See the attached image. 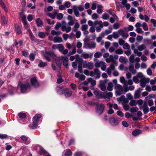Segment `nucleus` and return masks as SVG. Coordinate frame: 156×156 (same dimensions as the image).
<instances>
[{
	"label": "nucleus",
	"instance_id": "f257e3e1",
	"mask_svg": "<svg viewBox=\"0 0 156 156\" xmlns=\"http://www.w3.org/2000/svg\"><path fill=\"white\" fill-rule=\"evenodd\" d=\"M85 41L83 47L86 48L91 49L94 48L96 47V44L95 42H87L86 41H88V39L86 36L85 37Z\"/></svg>",
	"mask_w": 156,
	"mask_h": 156
},
{
	"label": "nucleus",
	"instance_id": "f03ea898",
	"mask_svg": "<svg viewBox=\"0 0 156 156\" xmlns=\"http://www.w3.org/2000/svg\"><path fill=\"white\" fill-rule=\"evenodd\" d=\"M84 9L83 6L80 5L77 6L76 5H74L73 7V9L74 14L76 17H79L80 16V13L79 11H82L84 10Z\"/></svg>",
	"mask_w": 156,
	"mask_h": 156
},
{
	"label": "nucleus",
	"instance_id": "7ed1b4c3",
	"mask_svg": "<svg viewBox=\"0 0 156 156\" xmlns=\"http://www.w3.org/2000/svg\"><path fill=\"white\" fill-rule=\"evenodd\" d=\"M105 108V105L102 103H98L96 105V111L97 114L101 115L103 112Z\"/></svg>",
	"mask_w": 156,
	"mask_h": 156
},
{
	"label": "nucleus",
	"instance_id": "20e7f679",
	"mask_svg": "<svg viewBox=\"0 0 156 156\" xmlns=\"http://www.w3.org/2000/svg\"><path fill=\"white\" fill-rule=\"evenodd\" d=\"M41 116L40 115L37 114L33 118L32 129L36 128L37 126V124L38 123L40 119Z\"/></svg>",
	"mask_w": 156,
	"mask_h": 156
},
{
	"label": "nucleus",
	"instance_id": "39448f33",
	"mask_svg": "<svg viewBox=\"0 0 156 156\" xmlns=\"http://www.w3.org/2000/svg\"><path fill=\"white\" fill-rule=\"evenodd\" d=\"M45 59L48 61H51V58H54L56 57V55L52 51H46L44 54Z\"/></svg>",
	"mask_w": 156,
	"mask_h": 156
},
{
	"label": "nucleus",
	"instance_id": "423d86ee",
	"mask_svg": "<svg viewBox=\"0 0 156 156\" xmlns=\"http://www.w3.org/2000/svg\"><path fill=\"white\" fill-rule=\"evenodd\" d=\"M115 88L116 89L115 95L116 96H120L123 93L124 88L123 86L120 84H116L115 86Z\"/></svg>",
	"mask_w": 156,
	"mask_h": 156
},
{
	"label": "nucleus",
	"instance_id": "0eeeda50",
	"mask_svg": "<svg viewBox=\"0 0 156 156\" xmlns=\"http://www.w3.org/2000/svg\"><path fill=\"white\" fill-rule=\"evenodd\" d=\"M117 64L116 62H113L110 65L109 67L107 68L106 71L109 75H111L112 71L115 70V66H117Z\"/></svg>",
	"mask_w": 156,
	"mask_h": 156
},
{
	"label": "nucleus",
	"instance_id": "6e6552de",
	"mask_svg": "<svg viewBox=\"0 0 156 156\" xmlns=\"http://www.w3.org/2000/svg\"><path fill=\"white\" fill-rule=\"evenodd\" d=\"M140 110L142 109L144 114H147L149 111V108L147 106V103L146 101L144 102L142 106H140Z\"/></svg>",
	"mask_w": 156,
	"mask_h": 156
},
{
	"label": "nucleus",
	"instance_id": "1a4fd4ad",
	"mask_svg": "<svg viewBox=\"0 0 156 156\" xmlns=\"http://www.w3.org/2000/svg\"><path fill=\"white\" fill-rule=\"evenodd\" d=\"M133 83L132 80L129 79L128 80H126L125 85H123L124 90L125 92H126L129 91L128 87V85H132Z\"/></svg>",
	"mask_w": 156,
	"mask_h": 156
},
{
	"label": "nucleus",
	"instance_id": "9d476101",
	"mask_svg": "<svg viewBox=\"0 0 156 156\" xmlns=\"http://www.w3.org/2000/svg\"><path fill=\"white\" fill-rule=\"evenodd\" d=\"M30 87L31 86L29 83L22 84L20 86L21 92L23 93L25 92L27 90L30 88Z\"/></svg>",
	"mask_w": 156,
	"mask_h": 156
},
{
	"label": "nucleus",
	"instance_id": "9b49d317",
	"mask_svg": "<svg viewBox=\"0 0 156 156\" xmlns=\"http://www.w3.org/2000/svg\"><path fill=\"white\" fill-rule=\"evenodd\" d=\"M110 123L112 125H116L119 123V121L117 119L114 117H111L109 119Z\"/></svg>",
	"mask_w": 156,
	"mask_h": 156
},
{
	"label": "nucleus",
	"instance_id": "f8f14e48",
	"mask_svg": "<svg viewBox=\"0 0 156 156\" xmlns=\"http://www.w3.org/2000/svg\"><path fill=\"white\" fill-rule=\"evenodd\" d=\"M30 82L31 85L35 87H37L39 86V83L36 79L33 77L30 79Z\"/></svg>",
	"mask_w": 156,
	"mask_h": 156
},
{
	"label": "nucleus",
	"instance_id": "ddd939ff",
	"mask_svg": "<svg viewBox=\"0 0 156 156\" xmlns=\"http://www.w3.org/2000/svg\"><path fill=\"white\" fill-rule=\"evenodd\" d=\"M23 142L25 144H28L30 142V139L24 135H22L20 137Z\"/></svg>",
	"mask_w": 156,
	"mask_h": 156
},
{
	"label": "nucleus",
	"instance_id": "4468645a",
	"mask_svg": "<svg viewBox=\"0 0 156 156\" xmlns=\"http://www.w3.org/2000/svg\"><path fill=\"white\" fill-rule=\"evenodd\" d=\"M62 60L63 61V66L67 69L68 68V58L66 57L62 56Z\"/></svg>",
	"mask_w": 156,
	"mask_h": 156
},
{
	"label": "nucleus",
	"instance_id": "2eb2a0df",
	"mask_svg": "<svg viewBox=\"0 0 156 156\" xmlns=\"http://www.w3.org/2000/svg\"><path fill=\"white\" fill-rule=\"evenodd\" d=\"M118 32L119 34L121 35L124 39H126L129 36L128 34L126 33L125 31L122 30H118Z\"/></svg>",
	"mask_w": 156,
	"mask_h": 156
},
{
	"label": "nucleus",
	"instance_id": "dca6fc26",
	"mask_svg": "<svg viewBox=\"0 0 156 156\" xmlns=\"http://www.w3.org/2000/svg\"><path fill=\"white\" fill-rule=\"evenodd\" d=\"M64 94L66 97L68 98L70 97L71 95L72 92L70 89H65Z\"/></svg>",
	"mask_w": 156,
	"mask_h": 156
},
{
	"label": "nucleus",
	"instance_id": "f3484780",
	"mask_svg": "<svg viewBox=\"0 0 156 156\" xmlns=\"http://www.w3.org/2000/svg\"><path fill=\"white\" fill-rule=\"evenodd\" d=\"M94 73L95 75V79H98L101 76V72L97 69H94Z\"/></svg>",
	"mask_w": 156,
	"mask_h": 156
},
{
	"label": "nucleus",
	"instance_id": "a211bd4d",
	"mask_svg": "<svg viewBox=\"0 0 156 156\" xmlns=\"http://www.w3.org/2000/svg\"><path fill=\"white\" fill-rule=\"evenodd\" d=\"M36 150H39V154H45L46 151L41 147L39 145H37V146Z\"/></svg>",
	"mask_w": 156,
	"mask_h": 156
},
{
	"label": "nucleus",
	"instance_id": "6ab92c4d",
	"mask_svg": "<svg viewBox=\"0 0 156 156\" xmlns=\"http://www.w3.org/2000/svg\"><path fill=\"white\" fill-rule=\"evenodd\" d=\"M93 55L92 53H90V54L86 53L85 52H83L81 55V56L85 59H87L89 58H91Z\"/></svg>",
	"mask_w": 156,
	"mask_h": 156
},
{
	"label": "nucleus",
	"instance_id": "aec40b11",
	"mask_svg": "<svg viewBox=\"0 0 156 156\" xmlns=\"http://www.w3.org/2000/svg\"><path fill=\"white\" fill-rule=\"evenodd\" d=\"M71 27L70 26H69L68 27H66V26L63 25L61 27L62 30L63 31H66V33H69L71 30Z\"/></svg>",
	"mask_w": 156,
	"mask_h": 156
},
{
	"label": "nucleus",
	"instance_id": "412c9836",
	"mask_svg": "<svg viewBox=\"0 0 156 156\" xmlns=\"http://www.w3.org/2000/svg\"><path fill=\"white\" fill-rule=\"evenodd\" d=\"M129 70L132 74H134L136 73V70L134 69L133 65L132 64H130L129 66Z\"/></svg>",
	"mask_w": 156,
	"mask_h": 156
},
{
	"label": "nucleus",
	"instance_id": "4be33fe9",
	"mask_svg": "<svg viewBox=\"0 0 156 156\" xmlns=\"http://www.w3.org/2000/svg\"><path fill=\"white\" fill-rule=\"evenodd\" d=\"M62 57H57L55 58V62L58 66L59 67L61 66L62 64Z\"/></svg>",
	"mask_w": 156,
	"mask_h": 156
},
{
	"label": "nucleus",
	"instance_id": "5701e85b",
	"mask_svg": "<svg viewBox=\"0 0 156 156\" xmlns=\"http://www.w3.org/2000/svg\"><path fill=\"white\" fill-rule=\"evenodd\" d=\"M53 41L54 43H61L62 41V39L61 37H54Z\"/></svg>",
	"mask_w": 156,
	"mask_h": 156
},
{
	"label": "nucleus",
	"instance_id": "b1692460",
	"mask_svg": "<svg viewBox=\"0 0 156 156\" xmlns=\"http://www.w3.org/2000/svg\"><path fill=\"white\" fill-rule=\"evenodd\" d=\"M19 14L23 23L27 21L26 16L24 15L23 12H20Z\"/></svg>",
	"mask_w": 156,
	"mask_h": 156
},
{
	"label": "nucleus",
	"instance_id": "393cba45",
	"mask_svg": "<svg viewBox=\"0 0 156 156\" xmlns=\"http://www.w3.org/2000/svg\"><path fill=\"white\" fill-rule=\"evenodd\" d=\"M76 21L74 23V25L73 28V31L76 32L78 30V28H79L80 25L77 22V20H76Z\"/></svg>",
	"mask_w": 156,
	"mask_h": 156
},
{
	"label": "nucleus",
	"instance_id": "a878e982",
	"mask_svg": "<svg viewBox=\"0 0 156 156\" xmlns=\"http://www.w3.org/2000/svg\"><path fill=\"white\" fill-rule=\"evenodd\" d=\"M103 94L105 98H107L108 99L112 97L113 96V94L112 92H105Z\"/></svg>",
	"mask_w": 156,
	"mask_h": 156
},
{
	"label": "nucleus",
	"instance_id": "bb28decb",
	"mask_svg": "<svg viewBox=\"0 0 156 156\" xmlns=\"http://www.w3.org/2000/svg\"><path fill=\"white\" fill-rule=\"evenodd\" d=\"M15 28L16 33L18 34H20L21 32V28L20 27L16 24L15 26Z\"/></svg>",
	"mask_w": 156,
	"mask_h": 156
},
{
	"label": "nucleus",
	"instance_id": "cd10ccee",
	"mask_svg": "<svg viewBox=\"0 0 156 156\" xmlns=\"http://www.w3.org/2000/svg\"><path fill=\"white\" fill-rule=\"evenodd\" d=\"M106 61L107 63H109L111 62H116L114 59L113 56L112 55H110L109 56V58L106 59Z\"/></svg>",
	"mask_w": 156,
	"mask_h": 156
},
{
	"label": "nucleus",
	"instance_id": "c85d7f7f",
	"mask_svg": "<svg viewBox=\"0 0 156 156\" xmlns=\"http://www.w3.org/2000/svg\"><path fill=\"white\" fill-rule=\"evenodd\" d=\"M141 133V131L139 129H136L133 131L132 132V135L134 136L138 135Z\"/></svg>",
	"mask_w": 156,
	"mask_h": 156
},
{
	"label": "nucleus",
	"instance_id": "c756f323",
	"mask_svg": "<svg viewBox=\"0 0 156 156\" xmlns=\"http://www.w3.org/2000/svg\"><path fill=\"white\" fill-rule=\"evenodd\" d=\"M56 90L57 93L59 94H64L65 89L59 87H57Z\"/></svg>",
	"mask_w": 156,
	"mask_h": 156
},
{
	"label": "nucleus",
	"instance_id": "7c9ffc66",
	"mask_svg": "<svg viewBox=\"0 0 156 156\" xmlns=\"http://www.w3.org/2000/svg\"><path fill=\"white\" fill-rule=\"evenodd\" d=\"M25 28L27 30L28 33L31 31L30 28V25L27 23V21L23 22Z\"/></svg>",
	"mask_w": 156,
	"mask_h": 156
},
{
	"label": "nucleus",
	"instance_id": "2f4dec72",
	"mask_svg": "<svg viewBox=\"0 0 156 156\" xmlns=\"http://www.w3.org/2000/svg\"><path fill=\"white\" fill-rule=\"evenodd\" d=\"M36 22L37 26L38 27H41L43 25V22L40 18H37L36 19Z\"/></svg>",
	"mask_w": 156,
	"mask_h": 156
},
{
	"label": "nucleus",
	"instance_id": "473e14b6",
	"mask_svg": "<svg viewBox=\"0 0 156 156\" xmlns=\"http://www.w3.org/2000/svg\"><path fill=\"white\" fill-rule=\"evenodd\" d=\"M47 63L43 62L42 60L39 61V63L38 65V66L40 67H43L47 66Z\"/></svg>",
	"mask_w": 156,
	"mask_h": 156
},
{
	"label": "nucleus",
	"instance_id": "72a5a7b5",
	"mask_svg": "<svg viewBox=\"0 0 156 156\" xmlns=\"http://www.w3.org/2000/svg\"><path fill=\"white\" fill-rule=\"evenodd\" d=\"M87 80L88 82L91 83L92 86H95L96 85V81L93 79L92 78H89L87 79Z\"/></svg>",
	"mask_w": 156,
	"mask_h": 156
},
{
	"label": "nucleus",
	"instance_id": "f704fd0d",
	"mask_svg": "<svg viewBox=\"0 0 156 156\" xmlns=\"http://www.w3.org/2000/svg\"><path fill=\"white\" fill-rule=\"evenodd\" d=\"M105 62L103 61H101L100 62H95L94 66L96 68H99L101 67L103 64H105Z\"/></svg>",
	"mask_w": 156,
	"mask_h": 156
},
{
	"label": "nucleus",
	"instance_id": "c9c22d12",
	"mask_svg": "<svg viewBox=\"0 0 156 156\" xmlns=\"http://www.w3.org/2000/svg\"><path fill=\"white\" fill-rule=\"evenodd\" d=\"M51 34L54 36H58L61 34V32L59 31H56L54 30H52L51 31Z\"/></svg>",
	"mask_w": 156,
	"mask_h": 156
},
{
	"label": "nucleus",
	"instance_id": "e433bc0d",
	"mask_svg": "<svg viewBox=\"0 0 156 156\" xmlns=\"http://www.w3.org/2000/svg\"><path fill=\"white\" fill-rule=\"evenodd\" d=\"M28 34L31 40L32 41H36L37 39L34 36L32 32L30 31V32L28 33Z\"/></svg>",
	"mask_w": 156,
	"mask_h": 156
},
{
	"label": "nucleus",
	"instance_id": "4c0bfd02",
	"mask_svg": "<svg viewBox=\"0 0 156 156\" xmlns=\"http://www.w3.org/2000/svg\"><path fill=\"white\" fill-rule=\"evenodd\" d=\"M140 96V90H136L135 93L134 94V98L135 99H137Z\"/></svg>",
	"mask_w": 156,
	"mask_h": 156
},
{
	"label": "nucleus",
	"instance_id": "58836bf2",
	"mask_svg": "<svg viewBox=\"0 0 156 156\" xmlns=\"http://www.w3.org/2000/svg\"><path fill=\"white\" fill-rule=\"evenodd\" d=\"M113 85L112 82L109 83L108 84V87H107V90L108 91H111L113 90Z\"/></svg>",
	"mask_w": 156,
	"mask_h": 156
},
{
	"label": "nucleus",
	"instance_id": "ea45409f",
	"mask_svg": "<svg viewBox=\"0 0 156 156\" xmlns=\"http://www.w3.org/2000/svg\"><path fill=\"white\" fill-rule=\"evenodd\" d=\"M103 6L101 5H98L97 6L98 9L97 10V12L99 14H101L103 12L102 8Z\"/></svg>",
	"mask_w": 156,
	"mask_h": 156
},
{
	"label": "nucleus",
	"instance_id": "a19ab883",
	"mask_svg": "<svg viewBox=\"0 0 156 156\" xmlns=\"http://www.w3.org/2000/svg\"><path fill=\"white\" fill-rule=\"evenodd\" d=\"M94 27H95L97 25H98L99 26H100L101 27H102L103 23L101 21H98V20H96L94 22Z\"/></svg>",
	"mask_w": 156,
	"mask_h": 156
},
{
	"label": "nucleus",
	"instance_id": "79ce46f5",
	"mask_svg": "<svg viewBox=\"0 0 156 156\" xmlns=\"http://www.w3.org/2000/svg\"><path fill=\"white\" fill-rule=\"evenodd\" d=\"M87 66V68L89 69H92L94 67V64L92 62H90L88 63Z\"/></svg>",
	"mask_w": 156,
	"mask_h": 156
},
{
	"label": "nucleus",
	"instance_id": "37998d69",
	"mask_svg": "<svg viewBox=\"0 0 156 156\" xmlns=\"http://www.w3.org/2000/svg\"><path fill=\"white\" fill-rule=\"evenodd\" d=\"M53 9V7L51 6H49L44 9V11L45 13H47L48 12H50Z\"/></svg>",
	"mask_w": 156,
	"mask_h": 156
},
{
	"label": "nucleus",
	"instance_id": "c03bdc74",
	"mask_svg": "<svg viewBox=\"0 0 156 156\" xmlns=\"http://www.w3.org/2000/svg\"><path fill=\"white\" fill-rule=\"evenodd\" d=\"M18 116L20 118L24 119L26 117V115L25 113L20 112L18 114Z\"/></svg>",
	"mask_w": 156,
	"mask_h": 156
},
{
	"label": "nucleus",
	"instance_id": "a18cd8bd",
	"mask_svg": "<svg viewBox=\"0 0 156 156\" xmlns=\"http://www.w3.org/2000/svg\"><path fill=\"white\" fill-rule=\"evenodd\" d=\"M139 50L137 49H134V52L135 54H136L137 56L139 57L141 56L142 55V53L141 52L139 51Z\"/></svg>",
	"mask_w": 156,
	"mask_h": 156
},
{
	"label": "nucleus",
	"instance_id": "49530a36",
	"mask_svg": "<svg viewBox=\"0 0 156 156\" xmlns=\"http://www.w3.org/2000/svg\"><path fill=\"white\" fill-rule=\"evenodd\" d=\"M146 46L144 44H142L141 45L138 46L137 47V48L140 51H142L144 49H145Z\"/></svg>",
	"mask_w": 156,
	"mask_h": 156
},
{
	"label": "nucleus",
	"instance_id": "de8ad7c7",
	"mask_svg": "<svg viewBox=\"0 0 156 156\" xmlns=\"http://www.w3.org/2000/svg\"><path fill=\"white\" fill-rule=\"evenodd\" d=\"M142 27L144 30L147 31L148 30V26L146 23H143L142 24Z\"/></svg>",
	"mask_w": 156,
	"mask_h": 156
},
{
	"label": "nucleus",
	"instance_id": "09e8293b",
	"mask_svg": "<svg viewBox=\"0 0 156 156\" xmlns=\"http://www.w3.org/2000/svg\"><path fill=\"white\" fill-rule=\"evenodd\" d=\"M94 55L95 58H99L102 55V53L100 52H97L94 54Z\"/></svg>",
	"mask_w": 156,
	"mask_h": 156
},
{
	"label": "nucleus",
	"instance_id": "8fccbe9b",
	"mask_svg": "<svg viewBox=\"0 0 156 156\" xmlns=\"http://www.w3.org/2000/svg\"><path fill=\"white\" fill-rule=\"evenodd\" d=\"M108 81L107 80H100L99 81V85H105Z\"/></svg>",
	"mask_w": 156,
	"mask_h": 156
},
{
	"label": "nucleus",
	"instance_id": "3c124183",
	"mask_svg": "<svg viewBox=\"0 0 156 156\" xmlns=\"http://www.w3.org/2000/svg\"><path fill=\"white\" fill-rule=\"evenodd\" d=\"M140 80L146 84L148 83L150 81V79L149 78H146L144 77L142 78Z\"/></svg>",
	"mask_w": 156,
	"mask_h": 156
},
{
	"label": "nucleus",
	"instance_id": "603ef678",
	"mask_svg": "<svg viewBox=\"0 0 156 156\" xmlns=\"http://www.w3.org/2000/svg\"><path fill=\"white\" fill-rule=\"evenodd\" d=\"M64 49V47L63 45L62 44H58V49L59 51L61 52Z\"/></svg>",
	"mask_w": 156,
	"mask_h": 156
},
{
	"label": "nucleus",
	"instance_id": "864d4df0",
	"mask_svg": "<svg viewBox=\"0 0 156 156\" xmlns=\"http://www.w3.org/2000/svg\"><path fill=\"white\" fill-rule=\"evenodd\" d=\"M63 81V80L62 78V76L59 75L58 76V78L57 79V83L59 84Z\"/></svg>",
	"mask_w": 156,
	"mask_h": 156
},
{
	"label": "nucleus",
	"instance_id": "5fc2aeb1",
	"mask_svg": "<svg viewBox=\"0 0 156 156\" xmlns=\"http://www.w3.org/2000/svg\"><path fill=\"white\" fill-rule=\"evenodd\" d=\"M139 79L137 76H134L133 78V80L136 83H138L140 82Z\"/></svg>",
	"mask_w": 156,
	"mask_h": 156
},
{
	"label": "nucleus",
	"instance_id": "6e6d98bb",
	"mask_svg": "<svg viewBox=\"0 0 156 156\" xmlns=\"http://www.w3.org/2000/svg\"><path fill=\"white\" fill-rule=\"evenodd\" d=\"M109 18V15L106 13H104L102 16V18L105 20H108Z\"/></svg>",
	"mask_w": 156,
	"mask_h": 156
},
{
	"label": "nucleus",
	"instance_id": "4d7b16f0",
	"mask_svg": "<svg viewBox=\"0 0 156 156\" xmlns=\"http://www.w3.org/2000/svg\"><path fill=\"white\" fill-rule=\"evenodd\" d=\"M115 53L117 54H122L123 53V51L122 49L120 48L116 50Z\"/></svg>",
	"mask_w": 156,
	"mask_h": 156
},
{
	"label": "nucleus",
	"instance_id": "13d9d810",
	"mask_svg": "<svg viewBox=\"0 0 156 156\" xmlns=\"http://www.w3.org/2000/svg\"><path fill=\"white\" fill-rule=\"evenodd\" d=\"M129 105L132 106H135L136 105L137 103L135 100H132L129 102Z\"/></svg>",
	"mask_w": 156,
	"mask_h": 156
},
{
	"label": "nucleus",
	"instance_id": "bf43d9fd",
	"mask_svg": "<svg viewBox=\"0 0 156 156\" xmlns=\"http://www.w3.org/2000/svg\"><path fill=\"white\" fill-rule=\"evenodd\" d=\"M138 110V108L136 107H134L131 108L130 109V111L131 112L134 113L137 112Z\"/></svg>",
	"mask_w": 156,
	"mask_h": 156
},
{
	"label": "nucleus",
	"instance_id": "052dcab7",
	"mask_svg": "<svg viewBox=\"0 0 156 156\" xmlns=\"http://www.w3.org/2000/svg\"><path fill=\"white\" fill-rule=\"evenodd\" d=\"M123 47L125 49H129L130 48L129 45L127 43H125L123 44Z\"/></svg>",
	"mask_w": 156,
	"mask_h": 156
},
{
	"label": "nucleus",
	"instance_id": "680f3d73",
	"mask_svg": "<svg viewBox=\"0 0 156 156\" xmlns=\"http://www.w3.org/2000/svg\"><path fill=\"white\" fill-rule=\"evenodd\" d=\"M38 36L39 37L43 38L45 37V35L43 32H40L38 33Z\"/></svg>",
	"mask_w": 156,
	"mask_h": 156
},
{
	"label": "nucleus",
	"instance_id": "e2e57ef3",
	"mask_svg": "<svg viewBox=\"0 0 156 156\" xmlns=\"http://www.w3.org/2000/svg\"><path fill=\"white\" fill-rule=\"evenodd\" d=\"M119 34L118 32H113L112 34L113 37L115 39L118 38L119 37Z\"/></svg>",
	"mask_w": 156,
	"mask_h": 156
},
{
	"label": "nucleus",
	"instance_id": "0e129e2a",
	"mask_svg": "<svg viewBox=\"0 0 156 156\" xmlns=\"http://www.w3.org/2000/svg\"><path fill=\"white\" fill-rule=\"evenodd\" d=\"M46 15L49 16V17H51L52 19H55V15H54L53 14L51 13H46Z\"/></svg>",
	"mask_w": 156,
	"mask_h": 156
},
{
	"label": "nucleus",
	"instance_id": "69168bd1",
	"mask_svg": "<svg viewBox=\"0 0 156 156\" xmlns=\"http://www.w3.org/2000/svg\"><path fill=\"white\" fill-rule=\"evenodd\" d=\"M113 28L114 29L117 30L119 29L120 27L119 24L116 23H114L113 25Z\"/></svg>",
	"mask_w": 156,
	"mask_h": 156
},
{
	"label": "nucleus",
	"instance_id": "338daca9",
	"mask_svg": "<svg viewBox=\"0 0 156 156\" xmlns=\"http://www.w3.org/2000/svg\"><path fill=\"white\" fill-rule=\"evenodd\" d=\"M72 154V153L71 151L70 150H68L67 151L65 154V156H71Z\"/></svg>",
	"mask_w": 156,
	"mask_h": 156
},
{
	"label": "nucleus",
	"instance_id": "774afa93",
	"mask_svg": "<svg viewBox=\"0 0 156 156\" xmlns=\"http://www.w3.org/2000/svg\"><path fill=\"white\" fill-rule=\"evenodd\" d=\"M151 22L153 24L154 27H156V20L154 19H151Z\"/></svg>",
	"mask_w": 156,
	"mask_h": 156
}]
</instances>
